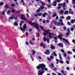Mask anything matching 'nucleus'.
<instances>
[{"label": "nucleus", "instance_id": "nucleus-50", "mask_svg": "<svg viewBox=\"0 0 75 75\" xmlns=\"http://www.w3.org/2000/svg\"><path fill=\"white\" fill-rule=\"evenodd\" d=\"M59 22H61V23L62 22V19H60L59 20Z\"/></svg>", "mask_w": 75, "mask_h": 75}, {"label": "nucleus", "instance_id": "nucleus-10", "mask_svg": "<svg viewBox=\"0 0 75 75\" xmlns=\"http://www.w3.org/2000/svg\"><path fill=\"white\" fill-rule=\"evenodd\" d=\"M21 19H22V20H26L27 19L25 18L24 17V16H23V15H21Z\"/></svg>", "mask_w": 75, "mask_h": 75}, {"label": "nucleus", "instance_id": "nucleus-16", "mask_svg": "<svg viewBox=\"0 0 75 75\" xmlns=\"http://www.w3.org/2000/svg\"><path fill=\"white\" fill-rule=\"evenodd\" d=\"M66 19L68 20H69L71 19V17H70V16H69L66 18Z\"/></svg>", "mask_w": 75, "mask_h": 75}, {"label": "nucleus", "instance_id": "nucleus-8", "mask_svg": "<svg viewBox=\"0 0 75 75\" xmlns=\"http://www.w3.org/2000/svg\"><path fill=\"white\" fill-rule=\"evenodd\" d=\"M45 54H46V55H49V54H50V52L49 50H46V52H45Z\"/></svg>", "mask_w": 75, "mask_h": 75}, {"label": "nucleus", "instance_id": "nucleus-20", "mask_svg": "<svg viewBox=\"0 0 75 75\" xmlns=\"http://www.w3.org/2000/svg\"><path fill=\"white\" fill-rule=\"evenodd\" d=\"M47 40V38H45V37H43V40L44 41H45V42H46V40Z\"/></svg>", "mask_w": 75, "mask_h": 75}, {"label": "nucleus", "instance_id": "nucleus-14", "mask_svg": "<svg viewBox=\"0 0 75 75\" xmlns=\"http://www.w3.org/2000/svg\"><path fill=\"white\" fill-rule=\"evenodd\" d=\"M50 48L52 50H55V47L54 46L52 45L51 46Z\"/></svg>", "mask_w": 75, "mask_h": 75}, {"label": "nucleus", "instance_id": "nucleus-48", "mask_svg": "<svg viewBox=\"0 0 75 75\" xmlns=\"http://www.w3.org/2000/svg\"><path fill=\"white\" fill-rule=\"evenodd\" d=\"M71 11H72V9H71V8H70L69 9V14H70V13H71Z\"/></svg>", "mask_w": 75, "mask_h": 75}, {"label": "nucleus", "instance_id": "nucleus-37", "mask_svg": "<svg viewBox=\"0 0 75 75\" xmlns=\"http://www.w3.org/2000/svg\"><path fill=\"white\" fill-rule=\"evenodd\" d=\"M47 59L48 61H51V59L49 57H47Z\"/></svg>", "mask_w": 75, "mask_h": 75}, {"label": "nucleus", "instance_id": "nucleus-27", "mask_svg": "<svg viewBox=\"0 0 75 75\" xmlns=\"http://www.w3.org/2000/svg\"><path fill=\"white\" fill-rule=\"evenodd\" d=\"M62 6L63 7H65V2H64L62 4Z\"/></svg>", "mask_w": 75, "mask_h": 75}, {"label": "nucleus", "instance_id": "nucleus-60", "mask_svg": "<svg viewBox=\"0 0 75 75\" xmlns=\"http://www.w3.org/2000/svg\"><path fill=\"white\" fill-rule=\"evenodd\" d=\"M56 0L58 3H59V2H60V0Z\"/></svg>", "mask_w": 75, "mask_h": 75}, {"label": "nucleus", "instance_id": "nucleus-17", "mask_svg": "<svg viewBox=\"0 0 75 75\" xmlns=\"http://www.w3.org/2000/svg\"><path fill=\"white\" fill-rule=\"evenodd\" d=\"M29 43L31 45H34V44L33 42H32L31 41V40H30L29 41Z\"/></svg>", "mask_w": 75, "mask_h": 75}, {"label": "nucleus", "instance_id": "nucleus-22", "mask_svg": "<svg viewBox=\"0 0 75 75\" xmlns=\"http://www.w3.org/2000/svg\"><path fill=\"white\" fill-rule=\"evenodd\" d=\"M67 54H72V53L71 51H68L67 52Z\"/></svg>", "mask_w": 75, "mask_h": 75}, {"label": "nucleus", "instance_id": "nucleus-2", "mask_svg": "<svg viewBox=\"0 0 75 75\" xmlns=\"http://www.w3.org/2000/svg\"><path fill=\"white\" fill-rule=\"evenodd\" d=\"M62 37H63V35L61 34L60 35H59L58 36V38H59V39L61 40H63L64 41H66V42H67V44H66V45H69L70 43L68 41V40L65 39L63 38H62Z\"/></svg>", "mask_w": 75, "mask_h": 75}, {"label": "nucleus", "instance_id": "nucleus-24", "mask_svg": "<svg viewBox=\"0 0 75 75\" xmlns=\"http://www.w3.org/2000/svg\"><path fill=\"white\" fill-rule=\"evenodd\" d=\"M63 56L64 57H67V53L66 52H64V54H63Z\"/></svg>", "mask_w": 75, "mask_h": 75}, {"label": "nucleus", "instance_id": "nucleus-29", "mask_svg": "<svg viewBox=\"0 0 75 75\" xmlns=\"http://www.w3.org/2000/svg\"><path fill=\"white\" fill-rule=\"evenodd\" d=\"M68 11H67L64 12V14H68Z\"/></svg>", "mask_w": 75, "mask_h": 75}, {"label": "nucleus", "instance_id": "nucleus-28", "mask_svg": "<svg viewBox=\"0 0 75 75\" xmlns=\"http://www.w3.org/2000/svg\"><path fill=\"white\" fill-rule=\"evenodd\" d=\"M59 58L60 59H62V57H61V54H59Z\"/></svg>", "mask_w": 75, "mask_h": 75}, {"label": "nucleus", "instance_id": "nucleus-3", "mask_svg": "<svg viewBox=\"0 0 75 75\" xmlns=\"http://www.w3.org/2000/svg\"><path fill=\"white\" fill-rule=\"evenodd\" d=\"M44 31H45V32H46L47 34H48L49 35V36L50 38H54V34L53 33H51L50 32H48L47 30H45V29H44Z\"/></svg>", "mask_w": 75, "mask_h": 75}, {"label": "nucleus", "instance_id": "nucleus-62", "mask_svg": "<svg viewBox=\"0 0 75 75\" xmlns=\"http://www.w3.org/2000/svg\"><path fill=\"white\" fill-rule=\"evenodd\" d=\"M63 28L65 30H66L67 29H66V27H65V26H64V27H63Z\"/></svg>", "mask_w": 75, "mask_h": 75}, {"label": "nucleus", "instance_id": "nucleus-53", "mask_svg": "<svg viewBox=\"0 0 75 75\" xmlns=\"http://www.w3.org/2000/svg\"><path fill=\"white\" fill-rule=\"evenodd\" d=\"M60 12L62 14L63 13H64V11L63 10H61L60 11Z\"/></svg>", "mask_w": 75, "mask_h": 75}, {"label": "nucleus", "instance_id": "nucleus-45", "mask_svg": "<svg viewBox=\"0 0 75 75\" xmlns=\"http://www.w3.org/2000/svg\"><path fill=\"white\" fill-rule=\"evenodd\" d=\"M54 39L55 40H57V36H56V37H54Z\"/></svg>", "mask_w": 75, "mask_h": 75}, {"label": "nucleus", "instance_id": "nucleus-35", "mask_svg": "<svg viewBox=\"0 0 75 75\" xmlns=\"http://www.w3.org/2000/svg\"><path fill=\"white\" fill-rule=\"evenodd\" d=\"M40 8L41 9H44V6H40Z\"/></svg>", "mask_w": 75, "mask_h": 75}, {"label": "nucleus", "instance_id": "nucleus-51", "mask_svg": "<svg viewBox=\"0 0 75 75\" xmlns=\"http://www.w3.org/2000/svg\"><path fill=\"white\" fill-rule=\"evenodd\" d=\"M61 18H62V19H64V17L63 16H62L60 17Z\"/></svg>", "mask_w": 75, "mask_h": 75}, {"label": "nucleus", "instance_id": "nucleus-23", "mask_svg": "<svg viewBox=\"0 0 75 75\" xmlns=\"http://www.w3.org/2000/svg\"><path fill=\"white\" fill-rule=\"evenodd\" d=\"M40 10H41V8H39V9L37 10V12L38 13L39 12H40Z\"/></svg>", "mask_w": 75, "mask_h": 75}, {"label": "nucleus", "instance_id": "nucleus-55", "mask_svg": "<svg viewBox=\"0 0 75 75\" xmlns=\"http://www.w3.org/2000/svg\"><path fill=\"white\" fill-rule=\"evenodd\" d=\"M62 4H58V6H62Z\"/></svg>", "mask_w": 75, "mask_h": 75}, {"label": "nucleus", "instance_id": "nucleus-1", "mask_svg": "<svg viewBox=\"0 0 75 75\" xmlns=\"http://www.w3.org/2000/svg\"><path fill=\"white\" fill-rule=\"evenodd\" d=\"M46 66L44 64H40L38 66H37L36 67V68L38 69H40L38 71V75H42L45 72V71H47L48 69L45 68Z\"/></svg>", "mask_w": 75, "mask_h": 75}, {"label": "nucleus", "instance_id": "nucleus-30", "mask_svg": "<svg viewBox=\"0 0 75 75\" xmlns=\"http://www.w3.org/2000/svg\"><path fill=\"white\" fill-rule=\"evenodd\" d=\"M4 5L3 2H0V6H3Z\"/></svg>", "mask_w": 75, "mask_h": 75}, {"label": "nucleus", "instance_id": "nucleus-54", "mask_svg": "<svg viewBox=\"0 0 75 75\" xmlns=\"http://www.w3.org/2000/svg\"><path fill=\"white\" fill-rule=\"evenodd\" d=\"M20 26H21L22 25V21H21V23L20 24Z\"/></svg>", "mask_w": 75, "mask_h": 75}, {"label": "nucleus", "instance_id": "nucleus-7", "mask_svg": "<svg viewBox=\"0 0 75 75\" xmlns=\"http://www.w3.org/2000/svg\"><path fill=\"white\" fill-rule=\"evenodd\" d=\"M12 16H11L9 18V21H10V20H13V18H14L15 20H17V16H14V15H12Z\"/></svg>", "mask_w": 75, "mask_h": 75}, {"label": "nucleus", "instance_id": "nucleus-39", "mask_svg": "<svg viewBox=\"0 0 75 75\" xmlns=\"http://www.w3.org/2000/svg\"><path fill=\"white\" fill-rule=\"evenodd\" d=\"M47 43H49L50 42V40H49V39H47Z\"/></svg>", "mask_w": 75, "mask_h": 75}, {"label": "nucleus", "instance_id": "nucleus-4", "mask_svg": "<svg viewBox=\"0 0 75 75\" xmlns=\"http://www.w3.org/2000/svg\"><path fill=\"white\" fill-rule=\"evenodd\" d=\"M29 23L30 24H31V25H33V27H35V28L36 29H37L38 30L39 29V27H38V24L37 23H35V22L32 23L31 22H30Z\"/></svg>", "mask_w": 75, "mask_h": 75}, {"label": "nucleus", "instance_id": "nucleus-26", "mask_svg": "<svg viewBox=\"0 0 75 75\" xmlns=\"http://www.w3.org/2000/svg\"><path fill=\"white\" fill-rule=\"evenodd\" d=\"M5 8L7 9L8 8V5L7 4H6L5 5Z\"/></svg>", "mask_w": 75, "mask_h": 75}, {"label": "nucleus", "instance_id": "nucleus-21", "mask_svg": "<svg viewBox=\"0 0 75 75\" xmlns=\"http://www.w3.org/2000/svg\"><path fill=\"white\" fill-rule=\"evenodd\" d=\"M75 21V20H73V19H72L71 20V23H72V24H73V23H74V22Z\"/></svg>", "mask_w": 75, "mask_h": 75}, {"label": "nucleus", "instance_id": "nucleus-46", "mask_svg": "<svg viewBox=\"0 0 75 75\" xmlns=\"http://www.w3.org/2000/svg\"><path fill=\"white\" fill-rule=\"evenodd\" d=\"M72 42H73L74 43V44H75V40L74 39H73L72 40Z\"/></svg>", "mask_w": 75, "mask_h": 75}, {"label": "nucleus", "instance_id": "nucleus-25", "mask_svg": "<svg viewBox=\"0 0 75 75\" xmlns=\"http://www.w3.org/2000/svg\"><path fill=\"white\" fill-rule=\"evenodd\" d=\"M52 54H53V55H54L56 57H57V54L55 53V52H53L52 53Z\"/></svg>", "mask_w": 75, "mask_h": 75}, {"label": "nucleus", "instance_id": "nucleus-44", "mask_svg": "<svg viewBox=\"0 0 75 75\" xmlns=\"http://www.w3.org/2000/svg\"><path fill=\"white\" fill-rule=\"evenodd\" d=\"M66 35L67 36H69V33L68 32L67 33H66Z\"/></svg>", "mask_w": 75, "mask_h": 75}, {"label": "nucleus", "instance_id": "nucleus-43", "mask_svg": "<svg viewBox=\"0 0 75 75\" xmlns=\"http://www.w3.org/2000/svg\"><path fill=\"white\" fill-rule=\"evenodd\" d=\"M50 58H51V59H54V57H53L52 56H50Z\"/></svg>", "mask_w": 75, "mask_h": 75}, {"label": "nucleus", "instance_id": "nucleus-64", "mask_svg": "<svg viewBox=\"0 0 75 75\" xmlns=\"http://www.w3.org/2000/svg\"><path fill=\"white\" fill-rule=\"evenodd\" d=\"M46 21L47 23H48L50 22V21H49V20H47Z\"/></svg>", "mask_w": 75, "mask_h": 75}, {"label": "nucleus", "instance_id": "nucleus-11", "mask_svg": "<svg viewBox=\"0 0 75 75\" xmlns=\"http://www.w3.org/2000/svg\"><path fill=\"white\" fill-rule=\"evenodd\" d=\"M48 13H45L44 14H42V16L43 17H45L46 16H48Z\"/></svg>", "mask_w": 75, "mask_h": 75}, {"label": "nucleus", "instance_id": "nucleus-52", "mask_svg": "<svg viewBox=\"0 0 75 75\" xmlns=\"http://www.w3.org/2000/svg\"><path fill=\"white\" fill-rule=\"evenodd\" d=\"M71 31H74V28H71Z\"/></svg>", "mask_w": 75, "mask_h": 75}, {"label": "nucleus", "instance_id": "nucleus-38", "mask_svg": "<svg viewBox=\"0 0 75 75\" xmlns=\"http://www.w3.org/2000/svg\"><path fill=\"white\" fill-rule=\"evenodd\" d=\"M57 16V14L56 13H55V14H54V15H53L52 16V17H55V16Z\"/></svg>", "mask_w": 75, "mask_h": 75}, {"label": "nucleus", "instance_id": "nucleus-5", "mask_svg": "<svg viewBox=\"0 0 75 75\" xmlns=\"http://www.w3.org/2000/svg\"><path fill=\"white\" fill-rule=\"evenodd\" d=\"M53 23L55 24V25H56L57 26H58V25H60L61 24V25H64L65 24H64L63 23L61 22V23H59L58 22H57L56 21H53Z\"/></svg>", "mask_w": 75, "mask_h": 75}, {"label": "nucleus", "instance_id": "nucleus-31", "mask_svg": "<svg viewBox=\"0 0 75 75\" xmlns=\"http://www.w3.org/2000/svg\"><path fill=\"white\" fill-rule=\"evenodd\" d=\"M61 51L63 53H64V52H65V51H64V50H63L62 49L61 50Z\"/></svg>", "mask_w": 75, "mask_h": 75}, {"label": "nucleus", "instance_id": "nucleus-59", "mask_svg": "<svg viewBox=\"0 0 75 75\" xmlns=\"http://www.w3.org/2000/svg\"><path fill=\"white\" fill-rule=\"evenodd\" d=\"M67 24L68 25H70L71 24H70V23H69V22H67Z\"/></svg>", "mask_w": 75, "mask_h": 75}, {"label": "nucleus", "instance_id": "nucleus-19", "mask_svg": "<svg viewBox=\"0 0 75 75\" xmlns=\"http://www.w3.org/2000/svg\"><path fill=\"white\" fill-rule=\"evenodd\" d=\"M32 53H33V56L34 55V54H35V51L34 50H32Z\"/></svg>", "mask_w": 75, "mask_h": 75}, {"label": "nucleus", "instance_id": "nucleus-41", "mask_svg": "<svg viewBox=\"0 0 75 75\" xmlns=\"http://www.w3.org/2000/svg\"><path fill=\"white\" fill-rule=\"evenodd\" d=\"M38 16H41V15H42V13H38Z\"/></svg>", "mask_w": 75, "mask_h": 75}, {"label": "nucleus", "instance_id": "nucleus-6", "mask_svg": "<svg viewBox=\"0 0 75 75\" xmlns=\"http://www.w3.org/2000/svg\"><path fill=\"white\" fill-rule=\"evenodd\" d=\"M23 29L21 27H20V28H21V31H22L23 33H24L25 32V29L26 28V25L25 24L24 25L23 27Z\"/></svg>", "mask_w": 75, "mask_h": 75}, {"label": "nucleus", "instance_id": "nucleus-12", "mask_svg": "<svg viewBox=\"0 0 75 75\" xmlns=\"http://www.w3.org/2000/svg\"><path fill=\"white\" fill-rule=\"evenodd\" d=\"M58 45L60 47H64L63 45H62V44L61 43H59L58 44Z\"/></svg>", "mask_w": 75, "mask_h": 75}, {"label": "nucleus", "instance_id": "nucleus-61", "mask_svg": "<svg viewBox=\"0 0 75 75\" xmlns=\"http://www.w3.org/2000/svg\"><path fill=\"white\" fill-rule=\"evenodd\" d=\"M12 13H14L15 12V11H14V10L13 9L12 10Z\"/></svg>", "mask_w": 75, "mask_h": 75}, {"label": "nucleus", "instance_id": "nucleus-40", "mask_svg": "<svg viewBox=\"0 0 75 75\" xmlns=\"http://www.w3.org/2000/svg\"><path fill=\"white\" fill-rule=\"evenodd\" d=\"M2 14H3L4 15H5V12H4V11H3L2 12Z\"/></svg>", "mask_w": 75, "mask_h": 75}, {"label": "nucleus", "instance_id": "nucleus-36", "mask_svg": "<svg viewBox=\"0 0 75 75\" xmlns=\"http://www.w3.org/2000/svg\"><path fill=\"white\" fill-rule=\"evenodd\" d=\"M61 63V64H64V61L62 60H60L59 61Z\"/></svg>", "mask_w": 75, "mask_h": 75}, {"label": "nucleus", "instance_id": "nucleus-13", "mask_svg": "<svg viewBox=\"0 0 75 75\" xmlns=\"http://www.w3.org/2000/svg\"><path fill=\"white\" fill-rule=\"evenodd\" d=\"M40 3H42V6H45V3L44 2H43L42 1H40L39 2Z\"/></svg>", "mask_w": 75, "mask_h": 75}, {"label": "nucleus", "instance_id": "nucleus-42", "mask_svg": "<svg viewBox=\"0 0 75 75\" xmlns=\"http://www.w3.org/2000/svg\"><path fill=\"white\" fill-rule=\"evenodd\" d=\"M73 1V2L72 3L73 4H75V0H72Z\"/></svg>", "mask_w": 75, "mask_h": 75}, {"label": "nucleus", "instance_id": "nucleus-47", "mask_svg": "<svg viewBox=\"0 0 75 75\" xmlns=\"http://www.w3.org/2000/svg\"><path fill=\"white\" fill-rule=\"evenodd\" d=\"M10 11H8V12H7V14L8 15L10 14Z\"/></svg>", "mask_w": 75, "mask_h": 75}, {"label": "nucleus", "instance_id": "nucleus-9", "mask_svg": "<svg viewBox=\"0 0 75 75\" xmlns=\"http://www.w3.org/2000/svg\"><path fill=\"white\" fill-rule=\"evenodd\" d=\"M40 45L41 47H42L44 48H45V45L43 44V42H42L40 44Z\"/></svg>", "mask_w": 75, "mask_h": 75}, {"label": "nucleus", "instance_id": "nucleus-18", "mask_svg": "<svg viewBox=\"0 0 75 75\" xmlns=\"http://www.w3.org/2000/svg\"><path fill=\"white\" fill-rule=\"evenodd\" d=\"M57 2L56 1H54V4H53V6H57Z\"/></svg>", "mask_w": 75, "mask_h": 75}, {"label": "nucleus", "instance_id": "nucleus-32", "mask_svg": "<svg viewBox=\"0 0 75 75\" xmlns=\"http://www.w3.org/2000/svg\"><path fill=\"white\" fill-rule=\"evenodd\" d=\"M30 58L32 59L33 61H34V59L33 58V57H32V55H31V54H30Z\"/></svg>", "mask_w": 75, "mask_h": 75}, {"label": "nucleus", "instance_id": "nucleus-56", "mask_svg": "<svg viewBox=\"0 0 75 75\" xmlns=\"http://www.w3.org/2000/svg\"><path fill=\"white\" fill-rule=\"evenodd\" d=\"M61 71L62 74H64V71L62 70Z\"/></svg>", "mask_w": 75, "mask_h": 75}, {"label": "nucleus", "instance_id": "nucleus-15", "mask_svg": "<svg viewBox=\"0 0 75 75\" xmlns=\"http://www.w3.org/2000/svg\"><path fill=\"white\" fill-rule=\"evenodd\" d=\"M13 25H15V26H17L18 25V23H17V22H15L13 23Z\"/></svg>", "mask_w": 75, "mask_h": 75}, {"label": "nucleus", "instance_id": "nucleus-49", "mask_svg": "<svg viewBox=\"0 0 75 75\" xmlns=\"http://www.w3.org/2000/svg\"><path fill=\"white\" fill-rule=\"evenodd\" d=\"M51 66L52 68H54V64H51Z\"/></svg>", "mask_w": 75, "mask_h": 75}, {"label": "nucleus", "instance_id": "nucleus-57", "mask_svg": "<svg viewBox=\"0 0 75 75\" xmlns=\"http://www.w3.org/2000/svg\"><path fill=\"white\" fill-rule=\"evenodd\" d=\"M66 62L67 64H69V62L68 61H66Z\"/></svg>", "mask_w": 75, "mask_h": 75}, {"label": "nucleus", "instance_id": "nucleus-58", "mask_svg": "<svg viewBox=\"0 0 75 75\" xmlns=\"http://www.w3.org/2000/svg\"><path fill=\"white\" fill-rule=\"evenodd\" d=\"M54 71H57V68L55 67L54 68Z\"/></svg>", "mask_w": 75, "mask_h": 75}, {"label": "nucleus", "instance_id": "nucleus-63", "mask_svg": "<svg viewBox=\"0 0 75 75\" xmlns=\"http://www.w3.org/2000/svg\"><path fill=\"white\" fill-rule=\"evenodd\" d=\"M72 50L73 52H75V49H72Z\"/></svg>", "mask_w": 75, "mask_h": 75}, {"label": "nucleus", "instance_id": "nucleus-34", "mask_svg": "<svg viewBox=\"0 0 75 75\" xmlns=\"http://www.w3.org/2000/svg\"><path fill=\"white\" fill-rule=\"evenodd\" d=\"M21 2L23 3V6H24V0H21Z\"/></svg>", "mask_w": 75, "mask_h": 75}, {"label": "nucleus", "instance_id": "nucleus-33", "mask_svg": "<svg viewBox=\"0 0 75 75\" xmlns=\"http://www.w3.org/2000/svg\"><path fill=\"white\" fill-rule=\"evenodd\" d=\"M37 59H42V58L41 57L39 56L38 57V58H37Z\"/></svg>", "mask_w": 75, "mask_h": 75}]
</instances>
